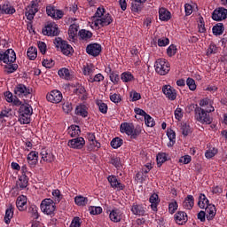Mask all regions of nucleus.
<instances>
[{
  "mask_svg": "<svg viewBox=\"0 0 227 227\" xmlns=\"http://www.w3.org/2000/svg\"><path fill=\"white\" fill-rule=\"evenodd\" d=\"M224 32V26L223 25V23H218L216 26L213 27V35H223V33Z\"/></svg>",
  "mask_w": 227,
  "mask_h": 227,
  "instance_id": "obj_46",
  "label": "nucleus"
},
{
  "mask_svg": "<svg viewBox=\"0 0 227 227\" xmlns=\"http://www.w3.org/2000/svg\"><path fill=\"white\" fill-rule=\"evenodd\" d=\"M167 54L168 56H169V58H172V56H175V54H176V46L175 44H171L167 49Z\"/></svg>",
  "mask_w": 227,
  "mask_h": 227,
  "instance_id": "obj_61",
  "label": "nucleus"
},
{
  "mask_svg": "<svg viewBox=\"0 0 227 227\" xmlns=\"http://www.w3.org/2000/svg\"><path fill=\"white\" fill-rule=\"evenodd\" d=\"M15 212V207L13 205H10L8 208L5 210V215L4 221L5 224H10L12 223V219H13V214Z\"/></svg>",
  "mask_w": 227,
  "mask_h": 227,
  "instance_id": "obj_26",
  "label": "nucleus"
},
{
  "mask_svg": "<svg viewBox=\"0 0 227 227\" xmlns=\"http://www.w3.org/2000/svg\"><path fill=\"white\" fill-rule=\"evenodd\" d=\"M105 77L103 74H97L96 75H90L88 79L89 82H102V81H104Z\"/></svg>",
  "mask_w": 227,
  "mask_h": 227,
  "instance_id": "obj_45",
  "label": "nucleus"
},
{
  "mask_svg": "<svg viewBox=\"0 0 227 227\" xmlns=\"http://www.w3.org/2000/svg\"><path fill=\"white\" fill-rule=\"evenodd\" d=\"M53 43L55 44V47H57V49H60L61 52L65 56H70L74 54V48L72 47V45L67 43L66 41H62L61 38H55Z\"/></svg>",
  "mask_w": 227,
  "mask_h": 227,
  "instance_id": "obj_6",
  "label": "nucleus"
},
{
  "mask_svg": "<svg viewBox=\"0 0 227 227\" xmlns=\"http://www.w3.org/2000/svg\"><path fill=\"white\" fill-rule=\"evenodd\" d=\"M4 54L5 56V65H12L17 60V55L12 49H8L7 51H4Z\"/></svg>",
  "mask_w": 227,
  "mask_h": 227,
  "instance_id": "obj_19",
  "label": "nucleus"
},
{
  "mask_svg": "<svg viewBox=\"0 0 227 227\" xmlns=\"http://www.w3.org/2000/svg\"><path fill=\"white\" fill-rule=\"evenodd\" d=\"M70 137H77L81 136V128L77 125H71L67 129Z\"/></svg>",
  "mask_w": 227,
  "mask_h": 227,
  "instance_id": "obj_33",
  "label": "nucleus"
},
{
  "mask_svg": "<svg viewBox=\"0 0 227 227\" xmlns=\"http://www.w3.org/2000/svg\"><path fill=\"white\" fill-rule=\"evenodd\" d=\"M200 106L202 108H200L199 110H204L206 113H214L215 109L214 108V101L208 98H204L200 100Z\"/></svg>",
  "mask_w": 227,
  "mask_h": 227,
  "instance_id": "obj_14",
  "label": "nucleus"
},
{
  "mask_svg": "<svg viewBox=\"0 0 227 227\" xmlns=\"http://www.w3.org/2000/svg\"><path fill=\"white\" fill-rule=\"evenodd\" d=\"M107 180L113 189H116L117 191H123L125 189V184H121L116 176H109Z\"/></svg>",
  "mask_w": 227,
  "mask_h": 227,
  "instance_id": "obj_17",
  "label": "nucleus"
},
{
  "mask_svg": "<svg viewBox=\"0 0 227 227\" xmlns=\"http://www.w3.org/2000/svg\"><path fill=\"white\" fill-rule=\"evenodd\" d=\"M86 52L89 56H93V58H97L102 52V46L99 43H94L87 45Z\"/></svg>",
  "mask_w": 227,
  "mask_h": 227,
  "instance_id": "obj_12",
  "label": "nucleus"
},
{
  "mask_svg": "<svg viewBox=\"0 0 227 227\" xmlns=\"http://www.w3.org/2000/svg\"><path fill=\"white\" fill-rule=\"evenodd\" d=\"M27 160L28 161V164H37L38 152L31 151L27 157Z\"/></svg>",
  "mask_w": 227,
  "mask_h": 227,
  "instance_id": "obj_37",
  "label": "nucleus"
},
{
  "mask_svg": "<svg viewBox=\"0 0 227 227\" xmlns=\"http://www.w3.org/2000/svg\"><path fill=\"white\" fill-rule=\"evenodd\" d=\"M159 19L163 22H168L171 19V12L168 9L161 7L159 9Z\"/></svg>",
  "mask_w": 227,
  "mask_h": 227,
  "instance_id": "obj_27",
  "label": "nucleus"
},
{
  "mask_svg": "<svg viewBox=\"0 0 227 227\" xmlns=\"http://www.w3.org/2000/svg\"><path fill=\"white\" fill-rule=\"evenodd\" d=\"M74 203L78 207H85V205H88V198L83 196H76L74 198Z\"/></svg>",
  "mask_w": 227,
  "mask_h": 227,
  "instance_id": "obj_41",
  "label": "nucleus"
},
{
  "mask_svg": "<svg viewBox=\"0 0 227 227\" xmlns=\"http://www.w3.org/2000/svg\"><path fill=\"white\" fill-rule=\"evenodd\" d=\"M58 74L61 79H66V81H70V79H72V74H70L68 68L63 67L59 70Z\"/></svg>",
  "mask_w": 227,
  "mask_h": 227,
  "instance_id": "obj_36",
  "label": "nucleus"
},
{
  "mask_svg": "<svg viewBox=\"0 0 227 227\" xmlns=\"http://www.w3.org/2000/svg\"><path fill=\"white\" fill-rule=\"evenodd\" d=\"M62 109L66 114H68L69 113H72V103L70 102H66L62 105Z\"/></svg>",
  "mask_w": 227,
  "mask_h": 227,
  "instance_id": "obj_60",
  "label": "nucleus"
},
{
  "mask_svg": "<svg viewBox=\"0 0 227 227\" xmlns=\"http://www.w3.org/2000/svg\"><path fill=\"white\" fill-rule=\"evenodd\" d=\"M46 13L51 19H55L56 20H59V19H63V11L57 10L54 5H47L46 6Z\"/></svg>",
  "mask_w": 227,
  "mask_h": 227,
  "instance_id": "obj_11",
  "label": "nucleus"
},
{
  "mask_svg": "<svg viewBox=\"0 0 227 227\" xmlns=\"http://www.w3.org/2000/svg\"><path fill=\"white\" fill-rule=\"evenodd\" d=\"M108 72L110 74V81H112L114 84H118V82H120V75L111 70V67H108Z\"/></svg>",
  "mask_w": 227,
  "mask_h": 227,
  "instance_id": "obj_47",
  "label": "nucleus"
},
{
  "mask_svg": "<svg viewBox=\"0 0 227 227\" xmlns=\"http://www.w3.org/2000/svg\"><path fill=\"white\" fill-rule=\"evenodd\" d=\"M178 210V202L176 200H172L168 203V212L169 214H175Z\"/></svg>",
  "mask_w": 227,
  "mask_h": 227,
  "instance_id": "obj_48",
  "label": "nucleus"
},
{
  "mask_svg": "<svg viewBox=\"0 0 227 227\" xmlns=\"http://www.w3.org/2000/svg\"><path fill=\"white\" fill-rule=\"evenodd\" d=\"M17 68H19V66L17 64H8L7 66H5V72H7V74H13V72H15Z\"/></svg>",
  "mask_w": 227,
  "mask_h": 227,
  "instance_id": "obj_56",
  "label": "nucleus"
},
{
  "mask_svg": "<svg viewBox=\"0 0 227 227\" xmlns=\"http://www.w3.org/2000/svg\"><path fill=\"white\" fill-rule=\"evenodd\" d=\"M120 131L121 134H127L130 136L131 139H136L139 134H141L140 128H134V124L129 122H123L121 124Z\"/></svg>",
  "mask_w": 227,
  "mask_h": 227,
  "instance_id": "obj_2",
  "label": "nucleus"
},
{
  "mask_svg": "<svg viewBox=\"0 0 227 227\" xmlns=\"http://www.w3.org/2000/svg\"><path fill=\"white\" fill-rule=\"evenodd\" d=\"M40 154H41L42 160L43 162H48V163L54 162L55 157H54V154L51 153V151H48L47 149H42Z\"/></svg>",
  "mask_w": 227,
  "mask_h": 227,
  "instance_id": "obj_22",
  "label": "nucleus"
},
{
  "mask_svg": "<svg viewBox=\"0 0 227 227\" xmlns=\"http://www.w3.org/2000/svg\"><path fill=\"white\" fill-rule=\"evenodd\" d=\"M141 10H143L141 4H139L136 1L131 4V12H133L134 13H139V12H141Z\"/></svg>",
  "mask_w": 227,
  "mask_h": 227,
  "instance_id": "obj_55",
  "label": "nucleus"
},
{
  "mask_svg": "<svg viewBox=\"0 0 227 227\" xmlns=\"http://www.w3.org/2000/svg\"><path fill=\"white\" fill-rule=\"evenodd\" d=\"M14 95L19 98H27L31 97L33 89L26 86L24 83H19L14 87Z\"/></svg>",
  "mask_w": 227,
  "mask_h": 227,
  "instance_id": "obj_4",
  "label": "nucleus"
},
{
  "mask_svg": "<svg viewBox=\"0 0 227 227\" xmlns=\"http://www.w3.org/2000/svg\"><path fill=\"white\" fill-rule=\"evenodd\" d=\"M85 145L86 141L82 137L73 138L67 143V146H69V148H73L74 150H82Z\"/></svg>",
  "mask_w": 227,
  "mask_h": 227,
  "instance_id": "obj_13",
  "label": "nucleus"
},
{
  "mask_svg": "<svg viewBox=\"0 0 227 227\" xmlns=\"http://www.w3.org/2000/svg\"><path fill=\"white\" fill-rule=\"evenodd\" d=\"M182 205L184 210H192V208L194 207V196L188 195L187 197H185Z\"/></svg>",
  "mask_w": 227,
  "mask_h": 227,
  "instance_id": "obj_23",
  "label": "nucleus"
},
{
  "mask_svg": "<svg viewBox=\"0 0 227 227\" xmlns=\"http://www.w3.org/2000/svg\"><path fill=\"white\" fill-rule=\"evenodd\" d=\"M144 118L146 127H155V120H153L150 114L145 115Z\"/></svg>",
  "mask_w": 227,
  "mask_h": 227,
  "instance_id": "obj_54",
  "label": "nucleus"
},
{
  "mask_svg": "<svg viewBox=\"0 0 227 227\" xmlns=\"http://www.w3.org/2000/svg\"><path fill=\"white\" fill-rule=\"evenodd\" d=\"M162 93L168 100H176V90L171 85H164L162 87Z\"/></svg>",
  "mask_w": 227,
  "mask_h": 227,
  "instance_id": "obj_15",
  "label": "nucleus"
},
{
  "mask_svg": "<svg viewBox=\"0 0 227 227\" xmlns=\"http://www.w3.org/2000/svg\"><path fill=\"white\" fill-rule=\"evenodd\" d=\"M181 132L183 134V136L187 137L189 136V134H191L192 132V129H191V126L187 123H184L181 126Z\"/></svg>",
  "mask_w": 227,
  "mask_h": 227,
  "instance_id": "obj_51",
  "label": "nucleus"
},
{
  "mask_svg": "<svg viewBox=\"0 0 227 227\" xmlns=\"http://www.w3.org/2000/svg\"><path fill=\"white\" fill-rule=\"evenodd\" d=\"M15 7H13L12 5V4H10V2H5L3 5H2V13L3 15H13V13H15Z\"/></svg>",
  "mask_w": 227,
  "mask_h": 227,
  "instance_id": "obj_29",
  "label": "nucleus"
},
{
  "mask_svg": "<svg viewBox=\"0 0 227 227\" xmlns=\"http://www.w3.org/2000/svg\"><path fill=\"white\" fill-rule=\"evenodd\" d=\"M19 121L22 125H27V123H31V115L27 114H20Z\"/></svg>",
  "mask_w": 227,
  "mask_h": 227,
  "instance_id": "obj_43",
  "label": "nucleus"
},
{
  "mask_svg": "<svg viewBox=\"0 0 227 227\" xmlns=\"http://www.w3.org/2000/svg\"><path fill=\"white\" fill-rule=\"evenodd\" d=\"M52 196L54 198V200L59 203L61 201V198H63V195H61V192L59 189L52 191Z\"/></svg>",
  "mask_w": 227,
  "mask_h": 227,
  "instance_id": "obj_57",
  "label": "nucleus"
},
{
  "mask_svg": "<svg viewBox=\"0 0 227 227\" xmlns=\"http://www.w3.org/2000/svg\"><path fill=\"white\" fill-rule=\"evenodd\" d=\"M20 114H33V107L29 104H22L20 107Z\"/></svg>",
  "mask_w": 227,
  "mask_h": 227,
  "instance_id": "obj_38",
  "label": "nucleus"
},
{
  "mask_svg": "<svg viewBox=\"0 0 227 227\" xmlns=\"http://www.w3.org/2000/svg\"><path fill=\"white\" fill-rule=\"evenodd\" d=\"M198 206L200 208H207V207L210 206L208 203V199H207V196L205 194L201 193L199 197V202Z\"/></svg>",
  "mask_w": 227,
  "mask_h": 227,
  "instance_id": "obj_39",
  "label": "nucleus"
},
{
  "mask_svg": "<svg viewBox=\"0 0 227 227\" xmlns=\"http://www.w3.org/2000/svg\"><path fill=\"white\" fill-rule=\"evenodd\" d=\"M27 56L28 59H30L31 61H35V59H36V58L38 57V50L36 49V47H29L27 51Z\"/></svg>",
  "mask_w": 227,
  "mask_h": 227,
  "instance_id": "obj_35",
  "label": "nucleus"
},
{
  "mask_svg": "<svg viewBox=\"0 0 227 227\" xmlns=\"http://www.w3.org/2000/svg\"><path fill=\"white\" fill-rule=\"evenodd\" d=\"M54 66V60L52 59H45L43 61V67H45V68H52Z\"/></svg>",
  "mask_w": 227,
  "mask_h": 227,
  "instance_id": "obj_63",
  "label": "nucleus"
},
{
  "mask_svg": "<svg viewBox=\"0 0 227 227\" xmlns=\"http://www.w3.org/2000/svg\"><path fill=\"white\" fill-rule=\"evenodd\" d=\"M130 210L134 215H145V214L146 213V211L145 210V207L141 204L134 203L131 206Z\"/></svg>",
  "mask_w": 227,
  "mask_h": 227,
  "instance_id": "obj_28",
  "label": "nucleus"
},
{
  "mask_svg": "<svg viewBox=\"0 0 227 227\" xmlns=\"http://www.w3.org/2000/svg\"><path fill=\"white\" fill-rule=\"evenodd\" d=\"M95 74V67L93 66H87L83 68V74L91 77Z\"/></svg>",
  "mask_w": 227,
  "mask_h": 227,
  "instance_id": "obj_53",
  "label": "nucleus"
},
{
  "mask_svg": "<svg viewBox=\"0 0 227 227\" xmlns=\"http://www.w3.org/2000/svg\"><path fill=\"white\" fill-rule=\"evenodd\" d=\"M195 118L197 121H200V123H202L203 125H210L213 121L210 113L205 112V110L199 109L195 114Z\"/></svg>",
  "mask_w": 227,
  "mask_h": 227,
  "instance_id": "obj_8",
  "label": "nucleus"
},
{
  "mask_svg": "<svg viewBox=\"0 0 227 227\" xmlns=\"http://www.w3.org/2000/svg\"><path fill=\"white\" fill-rule=\"evenodd\" d=\"M155 70L160 75H166L171 70V66L166 59H158L155 62Z\"/></svg>",
  "mask_w": 227,
  "mask_h": 227,
  "instance_id": "obj_5",
  "label": "nucleus"
},
{
  "mask_svg": "<svg viewBox=\"0 0 227 227\" xmlns=\"http://www.w3.org/2000/svg\"><path fill=\"white\" fill-rule=\"evenodd\" d=\"M79 36L82 40L88 41L91 36H93V33H91L90 30L82 29L79 31Z\"/></svg>",
  "mask_w": 227,
  "mask_h": 227,
  "instance_id": "obj_42",
  "label": "nucleus"
},
{
  "mask_svg": "<svg viewBox=\"0 0 227 227\" xmlns=\"http://www.w3.org/2000/svg\"><path fill=\"white\" fill-rule=\"evenodd\" d=\"M217 53V46L214 43H211L207 51V56H212V54Z\"/></svg>",
  "mask_w": 227,
  "mask_h": 227,
  "instance_id": "obj_59",
  "label": "nucleus"
},
{
  "mask_svg": "<svg viewBox=\"0 0 227 227\" xmlns=\"http://www.w3.org/2000/svg\"><path fill=\"white\" fill-rule=\"evenodd\" d=\"M46 100L51 104H59L63 100V93L58 90H53L46 95Z\"/></svg>",
  "mask_w": 227,
  "mask_h": 227,
  "instance_id": "obj_9",
  "label": "nucleus"
},
{
  "mask_svg": "<svg viewBox=\"0 0 227 227\" xmlns=\"http://www.w3.org/2000/svg\"><path fill=\"white\" fill-rule=\"evenodd\" d=\"M158 164H164L168 160V154L166 153H160L156 157Z\"/></svg>",
  "mask_w": 227,
  "mask_h": 227,
  "instance_id": "obj_52",
  "label": "nucleus"
},
{
  "mask_svg": "<svg viewBox=\"0 0 227 227\" xmlns=\"http://www.w3.org/2000/svg\"><path fill=\"white\" fill-rule=\"evenodd\" d=\"M219 153V150L215 147H210L205 153L206 159H214Z\"/></svg>",
  "mask_w": 227,
  "mask_h": 227,
  "instance_id": "obj_40",
  "label": "nucleus"
},
{
  "mask_svg": "<svg viewBox=\"0 0 227 227\" xmlns=\"http://www.w3.org/2000/svg\"><path fill=\"white\" fill-rule=\"evenodd\" d=\"M113 16L107 12L103 5L97 8L96 12L91 17V26L95 29H101V27H106V26H110L113 24Z\"/></svg>",
  "mask_w": 227,
  "mask_h": 227,
  "instance_id": "obj_1",
  "label": "nucleus"
},
{
  "mask_svg": "<svg viewBox=\"0 0 227 227\" xmlns=\"http://www.w3.org/2000/svg\"><path fill=\"white\" fill-rule=\"evenodd\" d=\"M121 79L122 82H131L134 81V74L130 72H124L121 74Z\"/></svg>",
  "mask_w": 227,
  "mask_h": 227,
  "instance_id": "obj_44",
  "label": "nucleus"
},
{
  "mask_svg": "<svg viewBox=\"0 0 227 227\" xmlns=\"http://www.w3.org/2000/svg\"><path fill=\"white\" fill-rule=\"evenodd\" d=\"M100 142L96 140H92V142H90V149L93 152H97V150L100 149Z\"/></svg>",
  "mask_w": 227,
  "mask_h": 227,
  "instance_id": "obj_58",
  "label": "nucleus"
},
{
  "mask_svg": "<svg viewBox=\"0 0 227 227\" xmlns=\"http://www.w3.org/2000/svg\"><path fill=\"white\" fill-rule=\"evenodd\" d=\"M123 217V213L118 208L113 209L109 214V218L113 223H120Z\"/></svg>",
  "mask_w": 227,
  "mask_h": 227,
  "instance_id": "obj_20",
  "label": "nucleus"
},
{
  "mask_svg": "<svg viewBox=\"0 0 227 227\" xmlns=\"http://www.w3.org/2000/svg\"><path fill=\"white\" fill-rule=\"evenodd\" d=\"M28 182L29 179L27 178V176L21 175L16 183L17 188L20 189V191H22V189H26V187H27Z\"/></svg>",
  "mask_w": 227,
  "mask_h": 227,
  "instance_id": "obj_31",
  "label": "nucleus"
},
{
  "mask_svg": "<svg viewBox=\"0 0 227 227\" xmlns=\"http://www.w3.org/2000/svg\"><path fill=\"white\" fill-rule=\"evenodd\" d=\"M78 31H79V27L77 25L73 24L69 27L68 39L70 42H74V40H75V36H77Z\"/></svg>",
  "mask_w": 227,
  "mask_h": 227,
  "instance_id": "obj_32",
  "label": "nucleus"
},
{
  "mask_svg": "<svg viewBox=\"0 0 227 227\" xmlns=\"http://www.w3.org/2000/svg\"><path fill=\"white\" fill-rule=\"evenodd\" d=\"M96 104L102 114H107V104L104 103L102 100H98Z\"/></svg>",
  "mask_w": 227,
  "mask_h": 227,
  "instance_id": "obj_49",
  "label": "nucleus"
},
{
  "mask_svg": "<svg viewBox=\"0 0 227 227\" xmlns=\"http://www.w3.org/2000/svg\"><path fill=\"white\" fill-rule=\"evenodd\" d=\"M149 202L151 203V208L153 212H157L159 207V203H160V199H159V195L157 193H153L149 198Z\"/></svg>",
  "mask_w": 227,
  "mask_h": 227,
  "instance_id": "obj_24",
  "label": "nucleus"
},
{
  "mask_svg": "<svg viewBox=\"0 0 227 227\" xmlns=\"http://www.w3.org/2000/svg\"><path fill=\"white\" fill-rule=\"evenodd\" d=\"M69 227H81V218L78 216H75L72 222Z\"/></svg>",
  "mask_w": 227,
  "mask_h": 227,
  "instance_id": "obj_64",
  "label": "nucleus"
},
{
  "mask_svg": "<svg viewBox=\"0 0 227 227\" xmlns=\"http://www.w3.org/2000/svg\"><path fill=\"white\" fill-rule=\"evenodd\" d=\"M74 113L77 116L88 118V106L86 105H79L76 106Z\"/></svg>",
  "mask_w": 227,
  "mask_h": 227,
  "instance_id": "obj_30",
  "label": "nucleus"
},
{
  "mask_svg": "<svg viewBox=\"0 0 227 227\" xmlns=\"http://www.w3.org/2000/svg\"><path fill=\"white\" fill-rule=\"evenodd\" d=\"M43 35L45 36H58L59 35V27L55 22H47L42 30Z\"/></svg>",
  "mask_w": 227,
  "mask_h": 227,
  "instance_id": "obj_7",
  "label": "nucleus"
},
{
  "mask_svg": "<svg viewBox=\"0 0 227 227\" xmlns=\"http://www.w3.org/2000/svg\"><path fill=\"white\" fill-rule=\"evenodd\" d=\"M36 13H38V0H33L31 1L30 5L27 8L26 17L27 20H33Z\"/></svg>",
  "mask_w": 227,
  "mask_h": 227,
  "instance_id": "obj_10",
  "label": "nucleus"
},
{
  "mask_svg": "<svg viewBox=\"0 0 227 227\" xmlns=\"http://www.w3.org/2000/svg\"><path fill=\"white\" fill-rule=\"evenodd\" d=\"M167 136L169 139V143L168 144V146H174L175 143H176V133L171 129H167Z\"/></svg>",
  "mask_w": 227,
  "mask_h": 227,
  "instance_id": "obj_34",
  "label": "nucleus"
},
{
  "mask_svg": "<svg viewBox=\"0 0 227 227\" xmlns=\"http://www.w3.org/2000/svg\"><path fill=\"white\" fill-rule=\"evenodd\" d=\"M40 208L46 215H53L56 212V202L52 199H44L41 202Z\"/></svg>",
  "mask_w": 227,
  "mask_h": 227,
  "instance_id": "obj_3",
  "label": "nucleus"
},
{
  "mask_svg": "<svg viewBox=\"0 0 227 227\" xmlns=\"http://www.w3.org/2000/svg\"><path fill=\"white\" fill-rule=\"evenodd\" d=\"M205 212L207 221H212V219L215 217V214H217V209L215 208V205L210 204L205 208Z\"/></svg>",
  "mask_w": 227,
  "mask_h": 227,
  "instance_id": "obj_25",
  "label": "nucleus"
},
{
  "mask_svg": "<svg viewBox=\"0 0 227 227\" xmlns=\"http://www.w3.org/2000/svg\"><path fill=\"white\" fill-rule=\"evenodd\" d=\"M227 18V10L221 7L218 9H215L213 12L212 19L213 20H216L217 22L221 20H224Z\"/></svg>",
  "mask_w": 227,
  "mask_h": 227,
  "instance_id": "obj_16",
  "label": "nucleus"
},
{
  "mask_svg": "<svg viewBox=\"0 0 227 227\" xmlns=\"http://www.w3.org/2000/svg\"><path fill=\"white\" fill-rule=\"evenodd\" d=\"M110 145H111L112 148H114V149L120 148V146H121V145H123V139H121L120 137L113 138Z\"/></svg>",
  "mask_w": 227,
  "mask_h": 227,
  "instance_id": "obj_50",
  "label": "nucleus"
},
{
  "mask_svg": "<svg viewBox=\"0 0 227 227\" xmlns=\"http://www.w3.org/2000/svg\"><path fill=\"white\" fill-rule=\"evenodd\" d=\"M174 217L176 224L180 225L185 224V223H187V221L189 220L187 213L184 211H178L177 213L175 214Z\"/></svg>",
  "mask_w": 227,
  "mask_h": 227,
  "instance_id": "obj_21",
  "label": "nucleus"
},
{
  "mask_svg": "<svg viewBox=\"0 0 227 227\" xmlns=\"http://www.w3.org/2000/svg\"><path fill=\"white\" fill-rule=\"evenodd\" d=\"M16 207L20 212H24L27 208V197L20 195L17 198Z\"/></svg>",
  "mask_w": 227,
  "mask_h": 227,
  "instance_id": "obj_18",
  "label": "nucleus"
},
{
  "mask_svg": "<svg viewBox=\"0 0 227 227\" xmlns=\"http://www.w3.org/2000/svg\"><path fill=\"white\" fill-rule=\"evenodd\" d=\"M159 47H166V45H169V39L167 37H161L158 39Z\"/></svg>",
  "mask_w": 227,
  "mask_h": 227,
  "instance_id": "obj_62",
  "label": "nucleus"
}]
</instances>
